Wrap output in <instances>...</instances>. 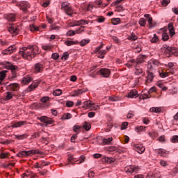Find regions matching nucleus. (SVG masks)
I'll use <instances>...</instances> for the list:
<instances>
[{
	"instance_id": "nucleus-18",
	"label": "nucleus",
	"mask_w": 178,
	"mask_h": 178,
	"mask_svg": "<svg viewBox=\"0 0 178 178\" xmlns=\"http://www.w3.org/2000/svg\"><path fill=\"white\" fill-rule=\"evenodd\" d=\"M20 8L23 12H27V9L30 8V3L27 1H22L20 3Z\"/></svg>"
},
{
	"instance_id": "nucleus-8",
	"label": "nucleus",
	"mask_w": 178,
	"mask_h": 178,
	"mask_svg": "<svg viewBox=\"0 0 178 178\" xmlns=\"http://www.w3.org/2000/svg\"><path fill=\"white\" fill-rule=\"evenodd\" d=\"M166 66L167 72H168V73H171V74H175V72H176V67L175 66V64L173 63H168Z\"/></svg>"
},
{
	"instance_id": "nucleus-11",
	"label": "nucleus",
	"mask_w": 178,
	"mask_h": 178,
	"mask_svg": "<svg viewBox=\"0 0 178 178\" xmlns=\"http://www.w3.org/2000/svg\"><path fill=\"white\" fill-rule=\"evenodd\" d=\"M139 168L134 167V165H128L125 167L124 170L127 173H133L134 172H138Z\"/></svg>"
},
{
	"instance_id": "nucleus-17",
	"label": "nucleus",
	"mask_w": 178,
	"mask_h": 178,
	"mask_svg": "<svg viewBox=\"0 0 178 178\" xmlns=\"http://www.w3.org/2000/svg\"><path fill=\"white\" fill-rule=\"evenodd\" d=\"M13 98V93L12 92H7L3 99H1V102L3 101H10Z\"/></svg>"
},
{
	"instance_id": "nucleus-40",
	"label": "nucleus",
	"mask_w": 178,
	"mask_h": 178,
	"mask_svg": "<svg viewBox=\"0 0 178 178\" xmlns=\"http://www.w3.org/2000/svg\"><path fill=\"white\" fill-rule=\"evenodd\" d=\"M61 119L63 120H67L69 119H72V114L67 113H64Z\"/></svg>"
},
{
	"instance_id": "nucleus-7",
	"label": "nucleus",
	"mask_w": 178,
	"mask_h": 178,
	"mask_svg": "<svg viewBox=\"0 0 178 178\" xmlns=\"http://www.w3.org/2000/svg\"><path fill=\"white\" fill-rule=\"evenodd\" d=\"M38 120H40V122H42V123H45L46 125L52 124V123H54V120L47 116H42V117L38 118Z\"/></svg>"
},
{
	"instance_id": "nucleus-12",
	"label": "nucleus",
	"mask_w": 178,
	"mask_h": 178,
	"mask_svg": "<svg viewBox=\"0 0 178 178\" xmlns=\"http://www.w3.org/2000/svg\"><path fill=\"white\" fill-rule=\"evenodd\" d=\"M144 17H145V19H147L148 22L149 29H152V27L155 26V23H154V22L152 21V17H151V15L145 14L144 15Z\"/></svg>"
},
{
	"instance_id": "nucleus-9",
	"label": "nucleus",
	"mask_w": 178,
	"mask_h": 178,
	"mask_svg": "<svg viewBox=\"0 0 178 178\" xmlns=\"http://www.w3.org/2000/svg\"><path fill=\"white\" fill-rule=\"evenodd\" d=\"M16 50V46L12 45L10 46L8 49L3 50L2 51L3 55H10V54H13Z\"/></svg>"
},
{
	"instance_id": "nucleus-53",
	"label": "nucleus",
	"mask_w": 178,
	"mask_h": 178,
	"mask_svg": "<svg viewBox=\"0 0 178 178\" xmlns=\"http://www.w3.org/2000/svg\"><path fill=\"white\" fill-rule=\"evenodd\" d=\"M120 22H121L120 18H113L111 19V23L114 26H116V24H119Z\"/></svg>"
},
{
	"instance_id": "nucleus-51",
	"label": "nucleus",
	"mask_w": 178,
	"mask_h": 178,
	"mask_svg": "<svg viewBox=\"0 0 178 178\" xmlns=\"http://www.w3.org/2000/svg\"><path fill=\"white\" fill-rule=\"evenodd\" d=\"M159 164L163 168H166V166H169V162L166 161L165 160H160Z\"/></svg>"
},
{
	"instance_id": "nucleus-3",
	"label": "nucleus",
	"mask_w": 178,
	"mask_h": 178,
	"mask_svg": "<svg viewBox=\"0 0 178 178\" xmlns=\"http://www.w3.org/2000/svg\"><path fill=\"white\" fill-rule=\"evenodd\" d=\"M1 66H3L4 69H8V70H11L13 73L15 72V70H17V66L13 65L12 63L8 61H4L2 63H0Z\"/></svg>"
},
{
	"instance_id": "nucleus-29",
	"label": "nucleus",
	"mask_w": 178,
	"mask_h": 178,
	"mask_svg": "<svg viewBox=\"0 0 178 178\" xmlns=\"http://www.w3.org/2000/svg\"><path fill=\"white\" fill-rule=\"evenodd\" d=\"M20 89V85L19 83H12L10 85V90L11 91H19Z\"/></svg>"
},
{
	"instance_id": "nucleus-10",
	"label": "nucleus",
	"mask_w": 178,
	"mask_h": 178,
	"mask_svg": "<svg viewBox=\"0 0 178 178\" xmlns=\"http://www.w3.org/2000/svg\"><path fill=\"white\" fill-rule=\"evenodd\" d=\"M62 6H67L64 7L65 10V13L68 16H72L73 15V8L72 7H69V3H63Z\"/></svg>"
},
{
	"instance_id": "nucleus-47",
	"label": "nucleus",
	"mask_w": 178,
	"mask_h": 178,
	"mask_svg": "<svg viewBox=\"0 0 178 178\" xmlns=\"http://www.w3.org/2000/svg\"><path fill=\"white\" fill-rule=\"evenodd\" d=\"M91 111H99L101 109V107L99 104H95L94 102L92 103Z\"/></svg>"
},
{
	"instance_id": "nucleus-42",
	"label": "nucleus",
	"mask_w": 178,
	"mask_h": 178,
	"mask_svg": "<svg viewBox=\"0 0 178 178\" xmlns=\"http://www.w3.org/2000/svg\"><path fill=\"white\" fill-rule=\"evenodd\" d=\"M98 52H99L98 58H100L101 59H104V58H105V55H106L107 51L100 50Z\"/></svg>"
},
{
	"instance_id": "nucleus-50",
	"label": "nucleus",
	"mask_w": 178,
	"mask_h": 178,
	"mask_svg": "<svg viewBox=\"0 0 178 178\" xmlns=\"http://www.w3.org/2000/svg\"><path fill=\"white\" fill-rule=\"evenodd\" d=\"M53 95H54V97H59V95H62V90H60V89H56L53 92Z\"/></svg>"
},
{
	"instance_id": "nucleus-5",
	"label": "nucleus",
	"mask_w": 178,
	"mask_h": 178,
	"mask_svg": "<svg viewBox=\"0 0 178 178\" xmlns=\"http://www.w3.org/2000/svg\"><path fill=\"white\" fill-rule=\"evenodd\" d=\"M133 148L138 154H144L145 152V147L141 143L134 144Z\"/></svg>"
},
{
	"instance_id": "nucleus-1",
	"label": "nucleus",
	"mask_w": 178,
	"mask_h": 178,
	"mask_svg": "<svg viewBox=\"0 0 178 178\" xmlns=\"http://www.w3.org/2000/svg\"><path fill=\"white\" fill-rule=\"evenodd\" d=\"M19 54L24 58V59L31 60L35 55L40 54V49H38V47L36 45H29L26 47H24L20 49Z\"/></svg>"
},
{
	"instance_id": "nucleus-26",
	"label": "nucleus",
	"mask_w": 178,
	"mask_h": 178,
	"mask_svg": "<svg viewBox=\"0 0 178 178\" xmlns=\"http://www.w3.org/2000/svg\"><path fill=\"white\" fill-rule=\"evenodd\" d=\"M146 59H147V56L140 55L136 58V63H143L145 62Z\"/></svg>"
},
{
	"instance_id": "nucleus-64",
	"label": "nucleus",
	"mask_w": 178,
	"mask_h": 178,
	"mask_svg": "<svg viewBox=\"0 0 178 178\" xmlns=\"http://www.w3.org/2000/svg\"><path fill=\"white\" fill-rule=\"evenodd\" d=\"M171 142L172 143H178V136H173Z\"/></svg>"
},
{
	"instance_id": "nucleus-4",
	"label": "nucleus",
	"mask_w": 178,
	"mask_h": 178,
	"mask_svg": "<svg viewBox=\"0 0 178 178\" xmlns=\"http://www.w3.org/2000/svg\"><path fill=\"white\" fill-rule=\"evenodd\" d=\"M90 21L86 19H81L79 21H73L70 24V27H75L76 26H86V24H88Z\"/></svg>"
},
{
	"instance_id": "nucleus-21",
	"label": "nucleus",
	"mask_w": 178,
	"mask_h": 178,
	"mask_svg": "<svg viewBox=\"0 0 178 178\" xmlns=\"http://www.w3.org/2000/svg\"><path fill=\"white\" fill-rule=\"evenodd\" d=\"M156 152H157V154H159V155H160L161 156H167L169 154V152L165 150V149H156Z\"/></svg>"
},
{
	"instance_id": "nucleus-54",
	"label": "nucleus",
	"mask_w": 178,
	"mask_h": 178,
	"mask_svg": "<svg viewBox=\"0 0 178 178\" xmlns=\"http://www.w3.org/2000/svg\"><path fill=\"white\" fill-rule=\"evenodd\" d=\"M29 136L27 134H23V135H15V138H17V140H24V138H27Z\"/></svg>"
},
{
	"instance_id": "nucleus-63",
	"label": "nucleus",
	"mask_w": 178,
	"mask_h": 178,
	"mask_svg": "<svg viewBox=\"0 0 178 178\" xmlns=\"http://www.w3.org/2000/svg\"><path fill=\"white\" fill-rule=\"evenodd\" d=\"M143 73V69L141 68H137V67L135 68V74H137L139 76V74H141Z\"/></svg>"
},
{
	"instance_id": "nucleus-62",
	"label": "nucleus",
	"mask_w": 178,
	"mask_h": 178,
	"mask_svg": "<svg viewBox=\"0 0 178 178\" xmlns=\"http://www.w3.org/2000/svg\"><path fill=\"white\" fill-rule=\"evenodd\" d=\"M65 105L67 108H72L74 105V102L68 100L66 102Z\"/></svg>"
},
{
	"instance_id": "nucleus-56",
	"label": "nucleus",
	"mask_w": 178,
	"mask_h": 178,
	"mask_svg": "<svg viewBox=\"0 0 178 178\" xmlns=\"http://www.w3.org/2000/svg\"><path fill=\"white\" fill-rule=\"evenodd\" d=\"M171 53L175 56H178V49H177L176 47H172L171 48Z\"/></svg>"
},
{
	"instance_id": "nucleus-59",
	"label": "nucleus",
	"mask_w": 178,
	"mask_h": 178,
	"mask_svg": "<svg viewBox=\"0 0 178 178\" xmlns=\"http://www.w3.org/2000/svg\"><path fill=\"white\" fill-rule=\"evenodd\" d=\"M83 129H85V130H86V131H88V130H90V129H91V124H90V123H88V122H85L83 124Z\"/></svg>"
},
{
	"instance_id": "nucleus-45",
	"label": "nucleus",
	"mask_w": 178,
	"mask_h": 178,
	"mask_svg": "<svg viewBox=\"0 0 178 178\" xmlns=\"http://www.w3.org/2000/svg\"><path fill=\"white\" fill-rule=\"evenodd\" d=\"M6 73H8L6 70L0 72V81H2L6 77Z\"/></svg>"
},
{
	"instance_id": "nucleus-58",
	"label": "nucleus",
	"mask_w": 178,
	"mask_h": 178,
	"mask_svg": "<svg viewBox=\"0 0 178 178\" xmlns=\"http://www.w3.org/2000/svg\"><path fill=\"white\" fill-rule=\"evenodd\" d=\"M150 61L153 64L154 67H156L161 65V63H159L158 60H150Z\"/></svg>"
},
{
	"instance_id": "nucleus-48",
	"label": "nucleus",
	"mask_w": 178,
	"mask_h": 178,
	"mask_svg": "<svg viewBox=\"0 0 178 178\" xmlns=\"http://www.w3.org/2000/svg\"><path fill=\"white\" fill-rule=\"evenodd\" d=\"M76 33H79V31L70 30L67 32V36L72 37V35H76Z\"/></svg>"
},
{
	"instance_id": "nucleus-24",
	"label": "nucleus",
	"mask_w": 178,
	"mask_h": 178,
	"mask_svg": "<svg viewBox=\"0 0 178 178\" xmlns=\"http://www.w3.org/2000/svg\"><path fill=\"white\" fill-rule=\"evenodd\" d=\"M37 175L32 172H26L22 175V178H35Z\"/></svg>"
},
{
	"instance_id": "nucleus-44",
	"label": "nucleus",
	"mask_w": 178,
	"mask_h": 178,
	"mask_svg": "<svg viewBox=\"0 0 178 178\" xmlns=\"http://www.w3.org/2000/svg\"><path fill=\"white\" fill-rule=\"evenodd\" d=\"M157 86L159 87V88H161L162 91H167L168 87L165 86V84L162 82H158Z\"/></svg>"
},
{
	"instance_id": "nucleus-32",
	"label": "nucleus",
	"mask_w": 178,
	"mask_h": 178,
	"mask_svg": "<svg viewBox=\"0 0 178 178\" xmlns=\"http://www.w3.org/2000/svg\"><path fill=\"white\" fill-rule=\"evenodd\" d=\"M148 136L152 138V140H155L158 136H159V134H158V131H149L147 133Z\"/></svg>"
},
{
	"instance_id": "nucleus-36",
	"label": "nucleus",
	"mask_w": 178,
	"mask_h": 178,
	"mask_svg": "<svg viewBox=\"0 0 178 178\" xmlns=\"http://www.w3.org/2000/svg\"><path fill=\"white\" fill-rule=\"evenodd\" d=\"M112 141H113V138L110 137L108 138H104L102 140V143L104 144V145H109V144H111Z\"/></svg>"
},
{
	"instance_id": "nucleus-35",
	"label": "nucleus",
	"mask_w": 178,
	"mask_h": 178,
	"mask_svg": "<svg viewBox=\"0 0 178 178\" xmlns=\"http://www.w3.org/2000/svg\"><path fill=\"white\" fill-rule=\"evenodd\" d=\"M77 44H79V42L76 40H66L65 42V44L67 45V47H72V45H77Z\"/></svg>"
},
{
	"instance_id": "nucleus-23",
	"label": "nucleus",
	"mask_w": 178,
	"mask_h": 178,
	"mask_svg": "<svg viewBox=\"0 0 178 178\" xmlns=\"http://www.w3.org/2000/svg\"><path fill=\"white\" fill-rule=\"evenodd\" d=\"M147 73L146 83H152V81L154 80V73L151 72V71H147Z\"/></svg>"
},
{
	"instance_id": "nucleus-2",
	"label": "nucleus",
	"mask_w": 178,
	"mask_h": 178,
	"mask_svg": "<svg viewBox=\"0 0 178 178\" xmlns=\"http://www.w3.org/2000/svg\"><path fill=\"white\" fill-rule=\"evenodd\" d=\"M37 154H41V152L38 149L22 151L18 153V156L19 158H23V156H31L32 155H35Z\"/></svg>"
},
{
	"instance_id": "nucleus-22",
	"label": "nucleus",
	"mask_w": 178,
	"mask_h": 178,
	"mask_svg": "<svg viewBox=\"0 0 178 178\" xmlns=\"http://www.w3.org/2000/svg\"><path fill=\"white\" fill-rule=\"evenodd\" d=\"M39 85H40V81H36L33 82L32 84H31L29 86L28 88L29 91L30 92L34 91V90H35V88H37V87H38Z\"/></svg>"
},
{
	"instance_id": "nucleus-34",
	"label": "nucleus",
	"mask_w": 178,
	"mask_h": 178,
	"mask_svg": "<svg viewBox=\"0 0 178 178\" xmlns=\"http://www.w3.org/2000/svg\"><path fill=\"white\" fill-rule=\"evenodd\" d=\"M6 19L8 22H15L16 21V15L15 14H8L6 17Z\"/></svg>"
},
{
	"instance_id": "nucleus-13",
	"label": "nucleus",
	"mask_w": 178,
	"mask_h": 178,
	"mask_svg": "<svg viewBox=\"0 0 178 178\" xmlns=\"http://www.w3.org/2000/svg\"><path fill=\"white\" fill-rule=\"evenodd\" d=\"M44 70V65L41 63H36L34 66V73H42Z\"/></svg>"
},
{
	"instance_id": "nucleus-60",
	"label": "nucleus",
	"mask_w": 178,
	"mask_h": 178,
	"mask_svg": "<svg viewBox=\"0 0 178 178\" xmlns=\"http://www.w3.org/2000/svg\"><path fill=\"white\" fill-rule=\"evenodd\" d=\"M158 41H159V38H158V36H156V34H154V35L151 40V42H152L154 44L155 42H158Z\"/></svg>"
},
{
	"instance_id": "nucleus-15",
	"label": "nucleus",
	"mask_w": 178,
	"mask_h": 178,
	"mask_svg": "<svg viewBox=\"0 0 178 178\" xmlns=\"http://www.w3.org/2000/svg\"><path fill=\"white\" fill-rule=\"evenodd\" d=\"M47 29V25L46 24H42L41 26H35V25H34V24H32L29 26V29L31 31H40V29Z\"/></svg>"
},
{
	"instance_id": "nucleus-57",
	"label": "nucleus",
	"mask_w": 178,
	"mask_h": 178,
	"mask_svg": "<svg viewBox=\"0 0 178 178\" xmlns=\"http://www.w3.org/2000/svg\"><path fill=\"white\" fill-rule=\"evenodd\" d=\"M61 59L62 60H67V59H69V52H64Z\"/></svg>"
},
{
	"instance_id": "nucleus-28",
	"label": "nucleus",
	"mask_w": 178,
	"mask_h": 178,
	"mask_svg": "<svg viewBox=\"0 0 178 178\" xmlns=\"http://www.w3.org/2000/svg\"><path fill=\"white\" fill-rule=\"evenodd\" d=\"M31 81H33V78H31V76H24L23 79H22V84H29V83H31Z\"/></svg>"
},
{
	"instance_id": "nucleus-46",
	"label": "nucleus",
	"mask_w": 178,
	"mask_h": 178,
	"mask_svg": "<svg viewBox=\"0 0 178 178\" xmlns=\"http://www.w3.org/2000/svg\"><path fill=\"white\" fill-rule=\"evenodd\" d=\"M89 43L90 39H83L80 42L79 44L81 45V47H86V45Z\"/></svg>"
},
{
	"instance_id": "nucleus-14",
	"label": "nucleus",
	"mask_w": 178,
	"mask_h": 178,
	"mask_svg": "<svg viewBox=\"0 0 178 178\" xmlns=\"http://www.w3.org/2000/svg\"><path fill=\"white\" fill-rule=\"evenodd\" d=\"M160 33H162V40L163 41H168L169 40V35H168V29H160Z\"/></svg>"
},
{
	"instance_id": "nucleus-30",
	"label": "nucleus",
	"mask_w": 178,
	"mask_h": 178,
	"mask_svg": "<svg viewBox=\"0 0 178 178\" xmlns=\"http://www.w3.org/2000/svg\"><path fill=\"white\" fill-rule=\"evenodd\" d=\"M92 106V101L89 100L83 102V108H85L86 109H91Z\"/></svg>"
},
{
	"instance_id": "nucleus-43",
	"label": "nucleus",
	"mask_w": 178,
	"mask_h": 178,
	"mask_svg": "<svg viewBox=\"0 0 178 178\" xmlns=\"http://www.w3.org/2000/svg\"><path fill=\"white\" fill-rule=\"evenodd\" d=\"M135 131H136V133H141L142 131H145V127L144 126L136 127Z\"/></svg>"
},
{
	"instance_id": "nucleus-52",
	"label": "nucleus",
	"mask_w": 178,
	"mask_h": 178,
	"mask_svg": "<svg viewBox=\"0 0 178 178\" xmlns=\"http://www.w3.org/2000/svg\"><path fill=\"white\" fill-rule=\"evenodd\" d=\"M138 23L142 27H145V24H147V20L145 18H140Z\"/></svg>"
},
{
	"instance_id": "nucleus-6",
	"label": "nucleus",
	"mask_w": 178,
	"mask_h": 178,
	"mask_svg": "<svg viewBox=\"0 0 178 178\" xmlns=\"http://www.w3.org/2000/svg\"><path fill=\"white\" fill-rule=\"evenodd\" d=\"M98 74H101L103 77H109L111 75V70L106 68H102L97 72Z\"/></svg>"
},
{
	"instance_id": "nucleus-37",
	"label": "nucleus",
	"mask_w": 178,
	"mask_h": 178,
	"mask_svg": "<svg viewBox=\"0 0 178 178\" xmlns=\"http://www.w3.org/2000/svg\"><path fill=\"white\" fill-rule=\"evenodd\" d=\"M9 152L1 151L0 154L1 159H6V158H9Z\"/></svg>"
},
{
	"instance_id": "nucleus-20",
	"label": "nucleus",
	"mask_w": 178,
	"mask_h": 178,
	"mask_svg": "<svg viewBox=\"0 0 178 178\" xmlns=\"http://www.w3.org/2000/svg\"><path fill=\"white\" fill-rule=\"evenodd\" d=\"M24 124H27V122L26 121L16 122L13 123L12 125L10 126L9 127H13V128L22 127V126H24Z\"/></svg>"
},
{
	"instance_id": "nucleus-19",
	"label": "nucleus",
	"mask_w": 178,
	"mask_h": 178,
	"mask_svg": "<svg viewBox=\"0 0 178 178\" xmlns=\"http://www.w3.org/2000/svg\"><path fill=\"white\" fill-rule=\"evenodd\" d=\"M146 178H162V175L159 171L156 173L149 172Z\"/></svg>"
},
{
	"instance_id": "nucleus-25",
	"label": "nucleus",
	"mask_w": 178,
	"mask_h": 178,
	"mask_svg": "<svg viewBox=\"0 0 178 178\" xmlns=\"http://www.w3.org/2000/svg\"><path fill=\"white\" fill-rule=\"evenodd\" d=\"M8 31L11 34H13V35H16L19 34V32L20 31V30H19L18 28H16L15 26H10L8 28Z\"/></svg>"
},
{
	"instance_id": "nucleus-33",
	"label": "nucleus",
	"mask_w": 178,
	"mask_h": 178,
	"mask_svg": "<svg viewBox=\"0 0 178 178\" xmlns=\"http://www.w3.org/2000/svg\"><path fill=\"white\" fill-rule=\"evenodd\" d=\"M168 33H170V37H173V35H175V28H173V25L172 24H168Z\"/></svg>"
},
{
	"instance_id": "nucleus-41",
	"label": "nucleus",
	"mask_w": 178,
	"mask_h": 178,
	"mask_svg": "<svg viewBox=\"0 0 178 178\" xmlns=\"http://www.w3.org/2000/svg\"><path fill=\"white\" fill-rule=\"evenodd\" d=\"M138 38V36L133 33L131 34V35L127 37V40H129V41H136V40H137Z\"/></svg>"
},
{
	"instance_id": "nucleus-61",
	"label": "nucleus",
	"mask_w": 178,
	"mask_h": 178,
	"mask_svg": "<svg viewBox=\"0 0 178 178\" xmlns=\"http://www.w3.org/2000/svg\"><path fill=\"white\" fill-rule=\"evenodd\" d=\"M96 22H97L98 23H104V22H105V17L102 16H99L96 19Z\"/></svg>"
},
{
	"instance_id": "nucleus-55",
	"label": "nucleus",
	"mask_w": 178,
	"mask_h": 178,
	"mask_svg": "<svg viewBox=\"0 0 178 178\" xmlns=\"http://www.w3.org/2000/svg\"><path fill=\"white\" fill-rule=\"evenodd\" d=\"M154 64H152V62L151 61V60L148 62L147 63V69L149 70H147V72H151V70H152V69H154Z\"/></svg>"
},
{
	"instance_id": "nucleus-27",
	"label": "nucleus",
	"mask_w": 178,
	"mask_h": 178,
	"mask_svg": "<svg viewBox=\"0 0 178 178\" xmlns=\"http://www.w3.org/2000/svg\"><path fill=\"white\" fill-rule=\"evenodd\" d=\"M133 48H134V49H135V52H136L137 54H138V52H141V51H143V49L141 48V44L138 42L135 43L133 45Z\"/></svg>"
},
{
	"instance_id": "nucleus-49",
	"label": "nucleus",
	"mask_w": 178,
	"mask_h": 178,
	"mask_svg": "<svg viewBox=\"0 0 178 178\" xmlns=\"http://www.w3.org/2000/svg\"><path fill=\"white\" fill-rule=\"evenodd\" d=\"M150 112H154V113H159L161 112V108L159 107H152L149 109Z\"/></svg>"
},
{
	"instance_id": "nucleus-38",
	"label": "nucleus",
	"mask_w": 178,
	"mask_h": 178,
	"mask_svg": "<svg viewBox=\"0 0 178 178\" xmlns=\"http://www.w3.org/2000/svg\"><path fill=\"white\" fill-rule=\"evenodd\" d=\"M96 3L98 5L99 8H106V6H108V3H103L102 0L96 1Z\"/></svg>"
},
{
	"instance_id": "nucleus-39",
	"label": "nucleus",
	"mask_w": 178,
	"mask_h": 178,
	"mask_svg": "<svg viewBox=\"0 0 178 178\" xmlns=\"http://www.w3.org/2000/svg\"><path fill=\"white\" fill-rule=\"evenodd\" d=\"M54 48V46L52 44H44L42 46V49H44V51H51Z\"/></svg>"
},
{
	"instance_id": "nucleus-16",
	"label": "nucleus",
	"mask_w": 178,
	"mask_h": 178,
	"mask_svg": "<svg viewBox=\"0 0 178 178\" xmlns=\"http://www.w3.org/2000/svg\"><path fill=\"white\" fill-rule=\"evenodd\" d=\"M84 92H87V89H78L76 90H74L72 96V97H79V95H82Z\"/></svg>"
},
{
	"instance_id": "nucleus-31",
	"label": "nucleus",
	"mask_w": 178,
	"mask_h": 178,
	"mask_svg": "<svg viewBox=\"0 0 178 178\" xmlns=\"http://www.w3.org/2000/svg\"><path fill=\"white\" fill-rule=\"evenodd\" d=\"M137 97H138V94L137 93L136 90H132L128 94V98H137Z\"/></svg>"
}]
</instances>
